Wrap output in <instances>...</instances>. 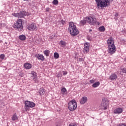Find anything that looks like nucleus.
<instances>
[{"instance_id":"f8f14e48","label":"nucleus","mask_w":126,"mask_h":126,"mask_svg":"<svg viewBox=\"0 0 126 126\" xmlns=\"http://www.w3.org/2000/svg\"><path fill=\"white\" fill-rule=\"evenodd\" d=\"M107 44L108 46H112V45H114V39L113 37H110L109 39L107 40Z\"/></svg>"},{"instance_id":"c85d7f7f","label":"nucleus","mask_w":126,"mask_h":126,"mask_svg":"<svg viewBox=\"0 0 126 126\" xmlns=\"http://www.w3.org/2000/svg\"><path fill=\"white\" fill-rule=\"evenodd\" d=\"M12 15L15 16V17H18L19 18V13H12Z\"/></svg>"},{"instance_id":"e433bc0d","label":"nucleus","mask_w":126,"mask_h":126,"mask_svg":"<svg viewBox=\"0 0 126 126\" xmlns=\"http://www.w3.org/2000/svg\"><path fill=\"white\" fill-rule=\"evenodd\" d=\"M67 74V72L66 71H63V75H66Z\"/></svg>"},{"instance_id":"5701e85b","label":"nucleus","mask_w":126,"mask_h":126,"mask_svg":"<svg viewBox=\"0 0 126 126\" xmlns=\"http://www.w3.org/2000/svg\"><path fill=\"white\" fill-rule=\"evenodd\" d=\"M83 52L84 53H88V52H89V47H84L83 49Z\"/></svg>"},{"instance_id":"a211bd4d","label":"nucleus","mask_w":126,"mask_h":126,"mask_svg":"<svg viewBox=\"0 0 126 126\" xmlns=\"http://www.w3.org/2000/svg\"><path fill=\"white\" fill-rule=\"evenodd\" d=\"M59 44H60V46H61L63 48H64L66 45V43H65V42L63 41V40H61Z\"/></svg>"},{"instance_id":"4be33fe9","label":"nucleus","mask_w":126,"mask_h":126,"mask_svg":"<svg viewBox=\"0 0 126 126\" xmlns=\"http://www.w3.org/2000/svg\"><path fill=\"white\" fill-rule=\"evenodd\" d=\"M45 90H44V89H41L39 91V94H40V95H44V94H45Z\"/></svg>"},{"instance_id":"ea45409f","label":"nucleus","mask_w":126,"mask_h":126,"mask_svg":"<svg viewBox=\"0 0 126 126\" xmlns=\"http://www.w3.org/2000/svg\"><path fill=\"white\" fill-rule=\"evenodd\" d=\"M115 17H117V16H119V14L118 13H116L115 15Z\"/></svg>"},{"instance_id":"bb28decb","label":"nucleus","mask_w":126,"mask_h":126,"mask_svg":"<svg viewBox=\"0 0 126 126\" xmlns=\"http://www.w3.org/2000/svg\"><path fill=\"white\" fill-rule=\"evenodd\" d=\"M54 58L55 59H59V58H60V55H59V53L55 52L54 53Z\"/></svg>"},{"instance_id":"6e6552de","label":"nucleus","mask_w":126,"mask_h":126,"mask_svg":"<svg viewBox=\"0 0 126 126\" xmlns=\"http://www.w3.org/2000/svg\"><path fill=\"white\" fill-rule=\"evenodd\" d=\"M25 105V106L28 107V108H34V107H35V103L29 101H26Z\"/></svg>"},{"instance_id":"f03ea898","label":"nucleus","mask_w":126,"mask_h":126,"mask_svg":"<svg viewBox=\"0 0 126 126\" xmlns=\"http://www.w3.org/2000/svg\"><path fill=\"white\" fill-rule=\"evenodd\" d=\"M111 0H95L98 8L100 7H106L110 4Z\"/></svg>"},{"instance_id":"c9c22d12","label":"nucleus","mask_w":126,"mask_h":126,"mask_svg":"<svg viewBox=\"0 0 126 126\" xmlns=\"http://www.w3.org/2000/svg\"><path fill=\"white\" fill-rule=\"evenodd\" d=\"M32 77H33V80H34V81H36V80L37 79V75L36 76H32Z\"/></svg>"},{"instance_id":"0eeeda50","label":"nucleus","mask_w":126,"mask_h":126,"mask_svg":"<svg viewBox=\"0 0 126 126\" xmlns=\"http://www.w3.org/2000/svg\"><path fill=\"white\" fill-rule=\"evenodd\" d=\"M116 52V46L115 44H112V45H108V53L113 55L114 53Z\"/></svg>"},{"instance_id":"f257e3e1","label":"nucleus","mask_w":126,"mask_h":126,"mask_svg":"<svg viewBox=\"0 0 126 126\" xmlns=\"http://www.w3.org/2000/svg\"><path fill=\"white\" fill-rule=\"evenodd\" d=\"M68 31H69L70 34H71L72 37H74L79 33V32L76 28V26H75L74 23L72 22H69Z\"/></svg>"},{"instance_id":"7c9ffc66","label":"nucleus","mask_w":126,"mask_h":126,"mask_svg":"<svg viewBox=\"0 0 126 126\" xmlns=\"http://www.w3.org/2000/svg\"><path fill=\"white\" fill-rule=\"evenodd\" d=\"M96 80L95 79H93L92 80H90V83L91 84L94 83Z\"/></svg>"},{"instance_id":"b1692460","label":"nucleus","mask_w":126,"mask_h":126,"mask_svg":"<svg viewBox=\"0 0 126 126\" xmlns=\"http://www.w3.org/2000/svg\"><path fill=\"white\" fill-rule=\"evenodd\" d=\"M99 31H101V32H104L105 31V27L101 26L99 28Z\"/></svg>"},{"instance_id":"c756f323","label":"nucleus","mask_w":126,"mask_h":126,"mask_svg":"<svg viewBox=\"0 0 126 126\" xmlns=\"http://www.w3.org/2000/svg\"><path fill=\"white\" fill-rule=\"evenodd\" d=\"M31 74H32V76L33 77V76H36L37 75V74L36 73V72H34V71H32V73H31Z\"/></svg>"},{"instance_id":"4468645a","label":"nucleus","mask_w":126,"mask_h":126,"mask_svg":"<svg viewBox=\"0 0 126 126\" xmlns=\"http://www.w3.org/2000/svg\"><path fill=\"white\" fill-rule=\"evenodd\" d=\"M121 113H123V108H117L114 111L115 114H121Z\"/></svg>"},{"instance_id":"423d86ee","label":"nucleus","mask_w":126,"mask_h":126,"mask_svg":"<svg viewBox=\"0 0 126 126\" xmlns=\"http://www.w3.org/2000/svg\"><path fill=\"white\" fill-rule=\"evenodd\" d=\"M86 19H87V21L88 22V23L89 24H91V25H95V24H96V22H97L96 18H93L91 16L87 17Z\"/></svg>"},{"instance_id":"4c0bfd02","label":"nucleus","mask_w":126,"mask_h":126,"mask_svg":"<svg viewBox=\"0 0 126 126\" xmlns=\"http://www.w3.org/2000/svg\"><path fill=\"white\" fill-rule=\"evenodd\" d=\"M61 23H62V24H65V21H63V20H61Z\"/></svg>"},{"instance_id":"7ed1b4c3","label":"nucleus","mask_w":126,"mask_h":126,"mask_svg":"<svg viewBox=\"0 0 126 126\" xmlns=\"http://www.w3.org/2000/svg\"><path fill=\"white\" fill-rule=\"evenodd\" d=\"M14 28H16L18 31L21 32L23 30V26L22 25V20L19 19L14 25Z\"/></svg>"},{"instance_id":"a19ab883","label":"nucleus","mask_w":126,"mask_h":126,"mask_svg":"<svg viewBox=\"0 0 126 126\" xmlns=\"http://www.w3.org/2000/svg\"><path fill=\"white\" fill-rule=\"evenodd\" d=\"M119 126H126V124H120Z\"/></svg>"},{"instance_id":"39448f33","label":"nucleus","mask_w":126,"mask_h":126,"mask_svg":"<svg viewBox=\"0 0 126 126\" xmlns=\"http://www.w3.org/2000/svg\"><path fill=\"white\" fill-rule=\"evenodd\" d=\"M109 100L106 98H103L101 104V108L102 110H107L108 109V106H109Z\"/></svg>"},{"instance_id":"f704fd0d","label":"nucleus","mask_w":126,"mask_h":126,"mask_svg":"<svg viewBox=\"0 0 126 126\" xmlns=\"http://www.w3.org/2000/svg\"><path fill=\"white\" fill-rule=\"evenodd\" d=\"M87 38L89 41H91L92 40V37L89 35L87 36Z\"/></svg>"},{"instance_id":"393cba45","label":"nucleus","mask_w":126,"mask_h":126,"mask_svg":"<svg viewBox=\"0 0 126 126\" xmlns=\"http://www.w3.org/2000/svg\"><path fill=\"white\" fill-rule=\"evenodd\" d=\"M44 54L45 55V56H46V57H49L50 55V52H49V50L44 51Z\"/></svg>"},{"instance_id":"ddd939ff","label":"nucleus","mask_w":126,"mask_h":126,"mask_svg":"<svg viewBox=\"0 0 126 126\" xmlns=\"http://www.w3.org/2000/svg\"><path fill=\"white\" fill-rule=\"evenodd\" d=\"M36 58L38 59V60H40L41 61H45V57L44 56L40 54H36L35 55Z\"/></svg>"},{"instance_id":"c03bdc74","label":"nucleus","mask_w":126,"mask_h":126,"mask_svg":"<svg viewBox=\"0 0 126 126\" xmlns=\"http://www.w3.org/2000/svg\"><path fill=\"white\" fill-rule=\"evenodd\" d=\"M29 5H30V6H31V5H32V3L29 2Z\"/></svg>"},{"instance_id":"dca6fc26","label":"nucleus","mask_w":126,"mask_h":126,"mask_svg":"<svg viewBox=\"0 0 126 126\" xmlns=\"http://www.w3.org/2000/svg\"><path fill=\"white\" fill-rule=\"evenodd\" d=\"M24 66L26 69H30L32 67V65L29 63H25L24 64Z\"/></svg>"},{"instance_id":"20e7f679","label":"nucleus","mask_w":126,"mask_h":126,"mask_svg":"<svg viewBox=\"0 0 126 126\" xmlns=\"http://www.w3.org/2000/svg\"><path fill=\"white\" fill-rule=\"evenodd\" d=\"M68 108L70 111H75L77 108V103L75 100H71L68 103Z\"/></svg>"},{"instance_id":"2f4dec72","label":"nucleus","mask_w":126,"mask_h":126,"mask_svg":"<svg viewBox=\"0 0 126 126\" xmlns=\"http://www.w3.org/2000/svg\"><path fill=\"white\" fill-rule=\"evenodd\" d=\"M0 59H1V60H4V54H1L0 55Z\"/></svg>"},{"instance_id":"a878e982","label":"nucleus","mask_w":126,"mask_h":126,"mask_svg":"<svg viewBox=\"0 0 126 126\" xmlns=\"http://www.w3.org/2000/svg\"><path fill=\"white\" fill-rule=\"evenodd\" d=\"M52 3L54 4V5H58V4H59V1L58 0H54Z\"/></svg>"},{"instance_id":"de8ad7c7","label":"nucleus","mask_w":126,"mask_h":126,"mask_svg":"<svg viewBox=\"0 0 126 126\" xmlns=\"http://www.w3.org/2000/svg\"><path fill=\"white\" fill-rule=\"evenodd\" d=\"M92 30H90V32H92Z\"/></svg>"},{"instance_id":"6ab92c4d","label":"nucleus","mask_w":126,"mask_h":126,"mask_svg":"<svg viewBox=\"0 0 126 126\" xmlns=\"http://www.w3.org/2000/svg\"><path fill=\"white\" fill-rule=\"evenodd\" d=\"M19 39L21 41H25V40L26 39V36L24 35H19Z\"/></svg>"},{"instance_id":"2eb2a0df","label":"nucleus","mask_w":126,"mask_h":126,"mask_svg":"<svg viewBox=\"0 0 126 126\" xmlns=\"http://www.w3.org/2000/svg\"><path fill=\"white\" fill-rule=\"evenodd\" d=\"M117 74H116V73H113L111 75L109 78L110 80H116V79H117Z\"/></svg>"},{"instance_id":"cd10ccee","label":"nucleus","mask_w":126,"mask_h":126,"mask_svg":"<svg viewBox=\"0 0 126 126\" xmlns=\"http://www.w3.org/2000/svg\"><path fill=\"white\" fill-rule=\"evenodd\" d=\"M61 91L63 92V93H65V94H67V92H66V89H65V88H62Z\"/></svg>"},{"instance_id":"a18cd8bd","label":"nucleus","mask_w":126,"mask_h":126,"mask_svg":"<svg viewBox=\"0 0 126 126\" xmlns=\"http://www.w3.org/2000/svg\"><path fill=\"white\" fill-rule=\"evenodd\" d=\"M56 126H61V125H60V124H57V125H56Z\"/></svg>"},{"instance_id":"473e14b6","label":"nucleus","mask_w":126,"mask_h":126,"mask_svg":"<svg viewBox=\"0 0 126 126\" xmlns=\"http://www.w3.org/2000/svg\"><path fill=\"white\" fill-rule=\"evenodd\" d=\"M19 75H20V76H21V77H23V76H24V74H23V72H19Z\"/></svg>"},{"instance_id":"9b49d317","label":"nucleus","mask_w":126,"mask_h":126,"mask_svg":"<svg viewBox=\"0 0 126 126\" xmlns=\"http://www.w3.org/2000/svg\"><path fill=\"white\" fill-rule=\"evenodd\" d=\"M27 13L25 11H22L20 13H19V18H22V17H24V16H26Z\"/></svg>"},{"instance_id":"58836bf2","label":"nucleus","mask_w":126,"mask_h":126,"mask_svg":"<svg viewBox=\"0 0 126 126\" xmlns=\"http://www.w3.org/2000/svg\"><path fill=\"white\" fill-rule=\"evenodd\" d=\"M79 62H83V58H80L79 59Z\"/></svg>"},{"instance_id":"aec40b11","label":"nucleus","mask_w":126,"mask_h":126,"mask_svg":"<svg viewBox=\"0 0 126 126\" xmlns=\"http://www.w3.org/2000/svg\"><path fill=\"white\" fill-rule=\"evenodd\" d=\"M100 85V82H96L93 84L92 85V87H94V88H96V87H98Z\"/></svg>"},{"instance_id":"49530a36","label":"nucleus","mask_w":126,"mask_h":126,"mask_svg":"<svg viewBox=\"0 0 126 126\" xmlns=\"http://www.w3.org/2000/svg\"><path fill=\"white\" fill-rule=\"evenodd\" d=\"M115 20H118V18H115Z\"/></svg>"},{"instance_id":"72a5a7b5","label":"nucleus","mask_w":126,"mask_h":126,"mask_svg":"<svg viewBox=\"0 0 126 126\" xmlns=\"http://www.w3.org/2000/svg\"><path fill=\"white\" fill-rule=\"evenodd\" d=\"M89 43H86L84 45V47L86 48V47H87V48H89Z\"/></svg>"},{"instance_id":"79ce46f5","label":"nucleus","mask_w":126,"mask_h":126,"mask_svg":"<svg viewBox=\"0 0 126 126\" xmlns=\"http://www.w3.org/2000/svg\"><path fill=\"white\" fill-rule=\"evenodd\" d=\"M69 126H77L76 124H72V125H70Z\"/></svg>"},{"instance_id":"9d476101","label":"nucleus","mask_w":126,"mask_h":126,"mask_svg":"<svg viewBox=\"0 0 126 126\" xmlns=\"http://www.w3.org/2000/svg\"><path fill=\"white\" fill-rule=\"evenodd\" d=\"M88 100V98H87V97L84 96L81 98L80 101V103L82 105H83L84 104H85V103H86V102H87Z\"/></svg>"},{"instance_id":"37998d69","label":"nucleus","mask_w":126,"mask_h":126,"mask_svg":"<svg viewBox=\"0 0 126 126\" xmlns=\"http://www.w3.org/2000/svg\"><path fill=\"white\" fill-rule=\"evenodd\" d=\"M46 10V11H50V8H47Z\"/></svg>"},{"instance_id":"f3484780","label":"nucleus","mask_w":126,"mask_h":126,"mask_svg":"<svg viewBox=\"0 0 126 126\" xmlns=\"http://www.w3.org/2000/svg\"><path fill=\"white\" fill-rule=\"evenodd\" d=\"M86 22H87V19L86 20H83L80 22V26H84L86 24Z\"/></svg>"},{"instance_id":"1a4fd4ad","label":"nucleus","mask_w":126,"mask_h":126,"mask_svg":"<svg viewBox=\"0 0 126 126\" xmlns=\"http://www.w3.org/2000/svg\"><path fill=\"white\" fill-rule=\"evenodd\" d=\"M28 29L31 31H36L37 27L35 24H32L28 26Z\"/></svg>"},{"instance_id":"412c9836","label":"nucleus","mask_w":126,"mask_h":126,"mask_svg":"<svg viewBox=\"0 0 126 126\" xmlns=\"http://www.w3.org/2000/svg\"><path fill=\"white\" fill-rule=\"evenodd\" d=\"M17 120H18V117L16 115V114H15L13 115L12 117V121H17Z\"/></svg>"},{"instance_id":"09e8293b","label":"nucleus","mask_w":126,"mask_h":126,"mask_svg":"<svg viewBox=\"0 0 126 126\" xmlns=\"http://www.w3.org/2000/svg\"><path fill=\"white\" fill-rule=\"evenodd\" d=\"M97 24H98V25H99V24H100V23H98V22L97 23Z\"/></svg>"}]
</instances>
